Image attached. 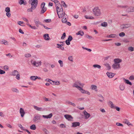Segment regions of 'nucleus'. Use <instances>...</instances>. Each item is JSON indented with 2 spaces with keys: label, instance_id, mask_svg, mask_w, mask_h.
<instances>
[{
  "label": "nucleus",
  "instance_id": "423d86ee",
  "mask_svg": "<svg viewBox=\"0 0 134 134\" xmlns=\"http://www.w3.org/2000/svg\"><path fill=\"white\" fill-rule=\"evenodd\" d=\"M109 103V105H110V106L111 108L116 109V110L118 111H120V108L116 106L115 105L113 104L112 102L110 101Z\"/></svg>",
  "mask_w": 134,
  "mask_h": 134
},
{
  "label": "nucleus",
  "instance_id": "c756f323",
  "mask_svg": "<svg viewBox=\"0 0 134 134\" xmlns=\"http://www.w3.org/2000/svg\"><path fill=\"white\" fill-rule=\"evenodd\" d=\"M42 9L41 11L40 14H42L44 13L46 10L47 8H41Z\"/></svg>",
  "mask_w": 134,
  "mask_h": 134
},
{
  "label": "nucleus",
  "instance_id": "6e6552de",
  "mask_svg": "<svg viewBox=\"0 0 134 134\" xmlns=\"http://www.w3.org/2000/svg\"><path fill=\"white\" fill-rule=\"evenodd\" d=\"M62 21L63 23H66V21H67V18L68 16L65 13L63 14V15H62Z\"/></svg>",
  "mask_w": 134,
  "mask_h": 134
},
{
  "label": "nucleus",
  "instance_id": "6e6d98bb",
  "mask_svg": "<svg viewBox=\"0 0 134 134\" xmlns=\"http://www.w3.org/2000/svg\"><path fill=\"white\" fill-rule=\"evenodd\" d=\"M5 73V72L1 69H0V74H4Z\"/></svg>",
  "mask_w": 134,
  "mask_h": 134
},
{
  "label": "nucleus",
  "instance_id": "9d476101",
  "mask_svg": "<svg viewBox=\"0 0 134 134\" xmlns=\"http://www.w3.org/2000/svg\"><path fill=\"white\" fill-rule=\"evenodd\" d=\"M64 117L68 121H71L73 118L71 115L68 114H65L64 115Z\"/></svg>",
  "mask_w": 134,
  "mask_h": 134
},
{
  "label": "nucleus",
  "instance_id": "a878e982",
  "mask_svg": "<svg viewBox=\"0 0 134 134\" xmlns=\"http://www.w3.org/2000/svg\"><path fill=\"white\" fill-rule=\"evenodd\" d=\"M117 7L119 8H120L123 9H127V8L128 7V6L127 5H118L117 6Z\"/></svg>",
  "mask_w": 134,
  "mask_h": 134
},
{
  "label": "nucleus",
  "instance_id": "4be33fe9",
  "mask_svg": "<svg viewBox=\"0 0 134 134\" xmlns=\"http://www.w3.org/2000/svg\"><path fill=\"white\" fill-rule=\"evenodd\" d=\"M34 21L35 25L37 27H39V24L41 25V22H40L38 20H34Z\"/></svg>",
  "mask_w": 134,
  "mask_h": 134
},
{
  "label": "nucleus",
  "instance_id": "69168bd1",
  "mask_svg": "<svg viewBox=\"0 0 134 134\" xmlns=\"http://www.w3.org/2000/svg\"><path fill=\"white\" fill-rule=\"evenodd\" d=\"M84 92L85 93H84L87 94H88L89 95H90V93L87 91H86V90H85Z\"/></svg>",
  "mask_w": 134,
  "mask_h": 134
},
{
  "label": "nucleus",
  "instance_id": "8fccbe9b",
  "mask_svg": "<svg viewBox=\"0 0 134 134\" xmlns=\"http://www.w3.org/2000/svg\"><path fill=\"white\" fill-rule=\"evenodd\" d=\"M9 69L7 65H5L4 66V69L6 71L8 70Z\"/></svg>",
  "mask_w": 134,
  "mask_h": 134
},
{
  "label": "nucleus",
  "instance_id": "6ab92c4d",
  "mask_svg": "<svg viewBox=\"0 0 134 134\" xmlns=\"http://www.w3.org/2000/svg\"><path fill=\"white\" fill-rule=\"evenodd\" d=\"M123 80L124 81V82L125 83L129 85H132V83L131 82H130L129 80H127L124 78H123Z\"/></svg>",
  "mask_w": 134,
  "mask_h": 134
},
{
  "label": "nucleus",
  "instance_id": "0e129e2a",
  "mask_svg": "<svg viewBox=\"0 0 134 134\" xmlns=\"http://www.w3.org/2000/svg\"><path fill=\"white\" fill-rule=\"evenodd\" d=\"M22 19L24 21L27 22V23H29V20L26 18H25L24 17H23V18Z\"/></svg>",
  "mask_w": 134,
  "mask_h": 134
},
{
  "label": "nucleus",
  "instance_id": "bf43d9fd",
  "mask_svg": "<svg viewBox=\"0 0 134 134\" xmlns=\"http://www.w3.org/2000/svg\"><path fill=\"white\" fill-rule=\"evenodd\" d=\"M70 41L68 40H66V41H65V43L66 44L68 45H70Z\"/></svg>",
  "mask_w": 134,
  "mask_h": 134
},
{
  "label": "nucleus",
  "instance_id": "bb28decb",
  "mask_svg": "<svg viewBox=\"0 0 134 134\" xmlns=\"http://www.w3.org/2000/svg\"><path fill=\"white\" fill-rule=\"evenodd\" d=\"M30 79L32 81H35L37 79L36 76H32L30 77Z\"/></svg>",
  "mask_w": 134,
  "mask_h": 134
},
{
  "label": "nucleus",
  "instance_id": "f257e3e1",
  "mask_svg": "<svg viewBox=\"0 0 134 134\" xmlns=\"http://www.w3.org/2000/svg\"><path fill=\"white\" fill-rule=\"evenodd\" d=\"M38 0H29V4H31V7L27 9L28 12H32L35 10L37 6Z\"/></svg>",
  "mask_w": 134,
  "mask_h": 134
},
{
  "label": "nucleus",
  "instance_id": "c03bdc74",
  "mask_svg": "<svg viewBox=\"0 0 134 134\" xmlns=\"http://www.w3.org/2000/svg\"><path fill=\"white\" fill-rule=\"evenodd\" d=\"M87 38L89 39H92L93 38V37L90 36H89L88 35H86L85 36Z\"/></svg>",
  "mask_w": 134,
  "mask_h": 134
},
{
  "label": "nucleus",
  "instance_id": "393cba45",
  "mask_svg": "<svg viewBox=\"0 0 134 134\" xmlns=\"http://www.w3.org/2000/svg\"><path fill=\"white\" fill-rule=\"evenodd\" d=\"M123 122L126 124H127L129 126L132 125L129 121V120L126 119H125L123 121Z\"/></svg>",
  "mask_w": 134,
  "mask_h": 134
},
{
  "label": "nucleus",
  "instance_id": "5fc2aeb1",
  "mask_svg": "<svg viewBox=\"0 0 134 134\" xmlns=\"http://www.w3.org/2000/svg\"><path fill=\"white\" fill-rule=\"evenodd\" d=\"M68 59L71 62L73 61V59L72 58V57L71 56H70L68 57Z\"/></svg>",
  "mask_w": 134,
  "mask_h": 134
},
{
  "label": "nucleus",
  "instance_id": "473e14b6",
  "mask_svg": "<svg viewBox=\"0 0 134 134\" xmlns=\"http://www.w3.org/2000/svg\"><path fill=\"white\" fill-rule=\"evenodd\" d=\"M18 73V72L17 70H14L12 72V75L13 76H16Z\"/></svg>",
  "mask_w": 134,
  "mask_h": 134
},
{
  "label": "nucleus",
  "instance_id": "aec40b11",
  "mask_svg": "<svg viewBox=\"0 0 134 134\" xmlns=\"http://www.w3.org/2000/svg\"><path fill=\"white\" fill-rule=\"evenodd\" d=\"M53 116L52 113H50L49 115H43L42 117L44 118L48 119L51 118Z\"/></svg>",
  "mask_w": 134,
  "mask_h": 134
},
{
  "label": "nucleus",
  "instance_id": "e433bc0d",
  "mask_svg": "<svg viewBox=\"0 0 134 134\" xmlns=\"http://www.w3.org/2000/svg\"><path fill=\"white\" fill-rule=\"evenodd\" d=\"M101 26L103 27H106L108 26L107 23L105 22H104L101 23Z\"/></svg>",
  "mask_w": 134,
  "mask_h": 134
},
{
  "label": "nucleus",
  "instance_id": "4d7b16f0",
  "mask_svg": "<svg viewBox=\"0 0 134 134\" xmlns=\"http://www.w3.org/2000/svg\"><path fill=\"white\" fill-rule=\"evenodd\" d=\"M116 125L118 126H121L122 127L123 126V125L122 124L119 122L116 123Z\"/></svg>",
  "mask_w": 134,
  "mask_h": 134
},
{
  "label": "nucleus",
  "instance_id": "4c0bfd02",
  "mask_svg": "<svg viewBox=\"0 0 134 134\" xmlns=\"http://www.w3.org/2000/svg\"><path fill=\"white\" fill-rule=\"evenodd\" d=\"M104 65H105V66H106L107 68V69L108 70H110V66L109 64L108 63H106V64H104Z\"/></svg>",
  "mask_w": 134,
  "mask_h": 134
},
{
  "label": "nucleus",
  "instance_id": "a19ab883",
  "mask_svg": "<svg viewBox=\"0 0 134 134\" xmlns=\"http://www.w3.org/2000/svg\"><path fill=\"white\" fill-rule=\"evenodd\" d=\"M58 63L60 64V66L61 67H63V62L61 60H59L58 61Z\"/></svg>",
  "mask_w": 134,
  "mask_h": 134
},
{
  "label": "nucleus",
  "instance_id": "de8ad7c7",
  "mask_svg": "<svg viewBox=\"0 0 134 134\" xmlns=\"http://www.w3.org/2000/svg\"><path fill=\"white\" fill-rule=\"evenodd\" d=\"M110 36L111 38H115L117 36V35L115 34H111Z\"/></svg>",
  "mask_w": 134,
  "mask_h": 134
},
{
  "label": "nucleus",
  "instance_id": "c9c22d12",
  "mask_svg": "<svg viewBox=\"0 0 134 134\" xmlns=\"http://www.w3.org/2000/svg\"><path fill=\"white\" fill-rule=\"evenodd\" d=\"M66 103L68 104H71V105H72L74 107H75L76 106V105L75 103H74L71 102L69 101H66Z\"/></svg>",
  "mask_w": 134,
  "mask_h": 134
},
{
  "label": "nucleus",
  "instance_id": "774afa93",
  "mask_svg": "<svg viewBox=\"0 0 134 134\" xmlns=\"http://www.w3.org/2000/svg\"><path fill=\"white\" fill-rule=\"evenodd\" d=\"M19 32L20 33L22 34H24V32L23 31V30L20 29H19Z\"/></svg>",
  "mask_w": 134,
  "mask_h": 134
},
{
  "label": "nucleus",
  "instance_id": "09e8293b",
  "mask_svg": "<svg viewBox=\"0 0 134 134\" xmlns=\"http://www.w3.org/2000/svg\"><path fill=\"white\" fill-rule=\"evenodd\" d=\"M125 33L124 32H121L119 34V36L120 37H123L125 35Z\"/></svg>",
  "mask_w": 134,
  "mask_h": 134
},
{
  "label": "nucleus",
  "instance_id": "72a5a7b5",
  "mask_svg": "<svg viewBox=\"0 0 134 134\" xmlns=\"http://www.w3.org/2000/svg\"><path fill=\"white\" fill-rule=\"evenodd\" d=\"M84 34V32L83 31H79L78 32L76 33V35H80L81 36H82Z\"/></svg>",
  "mask_w": 134,
  "mask_h": 134
},
{
  "label": "nucleus",
  "instance_id": "79ce46f5",
  "mask_svg": "<svg viewBox=\"0 0 134 134\" xmlns=\"http://www.w3.org/2000/svg\"><path fill=\"white\" fill-rule=\"evenodd\" d=\"M128 49L129 51L132 52L134 51V48L132 47H129L128 48Z\"/></svg>",
  "mask_w": 134,
  "mask_h": 134
},
{
  "label": "nucleus",
  "instance_id": "680f3d73",
  "mask_svg": "<svg viewBox=\"0 0 134 134\" xmlns=\"http://www.w3.org/2000/svg\"><path fill=\"white\" fill-rule=\"evenodd\" d=\"M18 126L20 127V128L21 129V130H24V128L22 126V125L21 124H19L18 125Z\"/></svg>",
  "mask_w": 134,
  "mask_h": 134
},
{
  "label": "nucleus",
  "instance_id": "f03ea898",
  "mask_svg": "<svg viewBox=\"0 0 134 134\" xmlns=\"http://www.w3.org/2000/svg\"><path fill=\"white\" fill-rule=\"evenodd\" d=\"M55 5L58 17L60 18H62V16L63 13L62 6L59 2Z\"/></svg>",
  "mask_w": 134,
  "mask_h": 134
},
{
  "label": "nucleus",
  "instance_id": "603ef678",
  "mask_svg": "<svg viewBox=\"0 0 134 134\" xmlns=\"http://www.w3.org/2000/svg\"><path fill=\"white\" fill-rule=\"evenodd\" d=\"M45 5V3L44 2L42 3L41 4V8H44Z\"/></svg>",
  "mask_w": 134,
  "mask_h": 134
},
{
  "label": "nucleus",
  "instance_id": "ea45409f",
  "mask_svg": "<svg viewBox=\"0 0 134 134\" xmlns=\"http://www.w3.org/2000/svg\"><path fill=\"white\" fill-rule=\"evenodd\" d=\"M78 89L82 93H85L84 92H85V90L83 89L82 87H80Z\"/></svg>",
  "mask_w": 134,
  "mask_h": 134
},
{
  "label": "nucleus",
  "instance_id": "49530a36",
  "mask_svg": "<svg viewBox=\"0 0 134 134\" xmlns=\"http://www.w3.org/2000/svg\"><path fill=\"white\" fill-rule=\"evenodd\" d=\"M5 11L7 12H10V9L9 7H7L5 8Z\"/></svg>",
  "mask_w": 134,
  "mask_h": 134
},
{
  "label": "nucleus",
  "instance_id": "f704fd0d",
  "mask_svg": "<svg viewBox=\"0 0 134 134\" xmlns=\"http://www.w3.org/2000/svg\"><path fill=\"white\" fill-rule=\"evenodd\" d=\"M93 66L94 68H97L99 69L101 68V66L100 65L97 64L93 65Z\"/></svg>",
  "mask_w": 134,
  "mask_h": 134
},
{
  "label": "nucleus",
  "instance_id": "2eb2a0df",
  "mask_svg": "<svg viewBox=\"0 0 134 134\" xmlns=\"http://www.w3.org/2000/svg\"><path fill=\"white\" fill-rule=\"evenodd\" d=\"M106 74L107 75L108 77L110 78H112L115 75V74L114 73L108 72H107Z\"/></svg>",
  "mask_w": 134,
  "mask_h": 134
},
{
  "label": "nucleus",
  "instance_id": "dca6fc26",
  "mask_svg": "<svg viewBox=\"0 0 134 134\" xmlns=\"http://www.w3.org/2000/svg\"><path fill=\"white\" fill-rule=\"evenodd\" d=\"M20 114L21 116V117H23L25 114V113L24 111V109L22 108H20Z\"/></svg>",
  "mask_w": 134,
  "mask_h": 134
},
{
  "label": "nucleus",
  "instance_id": "b1692460",
  "mask_svg": "<svg viewBox=\"0 0 134 134\" xmlns=\"http://www.w3.org/2000/svg\"><path fill=\"white\" fill-rule=\"evenodd\" d=\"M43 37L44 39L46 40H49V37L48 34H45L44 35Z\"/></svg>",
  "mask_w": 134,
  "mask_h": 134
},
{
  "label": "nucleus",
  "instance_id": "37998d69",
  "mask_svg": "<svg viewBox=\"0 0 134 134\" xmlns=\"http://www.w3.org/2000/svg\"><path fill=\"white\" fill-rule=\"evenodd\" d=\"M25 56L26 58H29L30 57L31 55V54L29 53H26L25 54Z\"/></svg>",
  "mask_w": 134,
  "mask_h": 134
},
{
  "label": "nucleus",
  "instance_id": "f8f14e48",
  "mask_svg": "<svg viewBox=\"0 0 134 134\" xmlns=\"http://www.w3.org/2000/svg\"><path fill=\"white\" fill-rule=\"evenodd\" d=\"M83 113L84 114V116L85 117V119H88L91 116L90 114L89 113H88L85 110L83 111Z\"/></svg>",
  "mask_w": 134,
  "mask_h": 134
},
{
  "label": "nucleus",
  "instance_id": "39448f33",
  "mask_svg": "<svg viewBox=\"0 0 134 134\" xmlns=\"http://www.w3.org/2000/svg\"><path fill=\"white\" fill-rule=\"evenodd\" d=\"M41 116L39 115H35L33 119L34 122L35 123H38L39 121L41 120Z\"/></svg>",
  "mask_w": 134,
  "mask_h": 134
},
{
  "label": "nucleus",
  "instance_id": "ddd939ff",
  "mask_svg": "<svg viewBox=\"0 0 134 134\" xmlns=\"http://www.w3.org/2000/svg\"><path fill=\"white\" fill-rule=\"evenodd\" d=\"M126 11L128 13L131 12H134V7H130L127 8Z\"/></svg>",
  "mask_w": 134,
  "mask_h": 134
},
{
  "label": "nucleus",
  "instance_id": "0eeeda50",
  "mask_svg": "<svg viewBox=\"0 0 134 134\" xmlns=\"http://www.w3.org/2000/svg\"><path fill=\"white\" fill-rule=\"evenodd\" d=\"M31 63L32 65L36 67H38L39 66L41 65V61L36 62V61H34L33 60H31Z\"/></svg>",
  "mask_w": 134,
  "mask_h": 134
},
{
  "label": "nucleus",
  "instance_id": "c85d7f7f",
  "mask_svg": "<svg viewBox=\"0 0 134 134\" xmlns=\"http://www.w3.org/2000/svg\"><path fill=\"white\" fill-rule=\"evenodd\" d=\"M1 42L2 43V44H3L5 45H8V42H7L6 40H2Z\"/></svg>",
  "mask_w": 134,
  "mask_h": 134
},
{
  "label": "nucleus",
  "instance_id": "3c124183",
  "mask_svg": "<svg viewBox=\"0 0 134 134\" xmlns=\"http://www.w3.org/2000/svg\"><path fill=\"white\" fill-rule=\"evenodd\" d=\"M73 38L71 36H69L68 40L71 41L72 40Z\"/></svg>",
  "mask_w": 134,
  "mask_h": 134
},
{
  "label": "nucleus",
  "instance_id": "cd10ccee",
  "mask_svg": "<svg viewBox=\"0 0 134 134\" xmlns=\"http://www.w3.org/2000/svg\"><path fill=\"white\" fill-rule=\"evenodd\" d=\"M12 91L13 92H16V93H19V91L16 88H12Z\"/></svg>",
  "mask_w": 134,
  "mask_h": 134
},
{
  "label": "nucleus",
  "instance_id": "2f4dec72",
  "mask_svg": "<svg viewBox=\"0 0 134 134\" xmlns=\"http://www.w3.org/2000/svg\"><path fill=\"white\" fill-rule=\"evenodd\" d=\"M30 129L32 130H35L36 129V127L35 125L33 124L31 125L30 127Z\"/></svg>",
  "mask_w": 134,
  "mask_h": 134
},
{
  "label": "nucleus",
  "instance_id": "e2e57ef3",
  "mask_svg": "<svg viewBox=\"0 0 134 134\" xmlns=\"http://www.w3.org/2000/svg\"><path fill=\"white\" fill-rule=\"evenodd\" d=\"M16 78L17 80H19L20 79V75L19 74H18L16 75Z\"/></svg>",
  "mask_w": 134,
  "mask_h": 134
},
{
  "label": "nucleus",
  "instance_id": "9b49d317",
  "mask_svg": "<svg viewBox=\"0 0 134 134\" xmlns=\"http://www.w3.org/2000/svg\"><path fill=\"white\" fill-rule=\"evenodd\" d=\"M112 67L114 69H119L120 68V64L114 63V64L113 65Z\"/></svg>",
  "mask_w": 134,
  "mask_h": 134
},
{
  "label": "nucleus",
  "instance_id": "f3484780",
  "mask_svg": "<svg viewBox=\"0 0 134 134\" xmlns=\"http://www.w3.org/2000/svg\"><path fill=\"white\" fill-rule=\"evenodd\" d=\"M34 108L36 110H37L38 111H43L44 109L41 108V107H38L36 106H34Z\"/></svg>",
  "mask_w": 134,
  "mask_h": 134
},
{
  "label": "nucleus",
  "instance_id": "1a4fd4ad",
  "mask_svg": "<svg viewBox=\"0 0 134 134\" xmlns=\"http://www.w3.org/2000/svg\"><path fill=\"white\" fill-rule=\"evenodd\" d=\"M131 25L130 24H123L121 25V29L127 28L131 26Z\"/></svg>",
  "mask_w": 134,
  "mask_h": 134
},
{
  "label": "nucleus",
  "instance_id": "864d4df0",
  "mask_svg": "<svg viewBox=\"0 0 134 134\" xmlns=\"http://www.w3.org/2000/svg\"><path fill=\"white\" fill-rule=\"evenodd\" d=\"M66 36V34L64 32L63 33L62 37L61 39H64Z\"/></svg>",
  "mask_w": 134,
  "mask_h": 134
},
{
  "label": "nucleus",
  "instance_id": "20e7f679",
  "mask_svg": "<svg viewBox=\"0 0 134 134\" xmlns=\"http://www.w3.org/2000/svg\"><path fill=\"white\" fill-rule=\"evenodd\" d=\"M84 85V83H81L80 81H77L74 83L72 86L78 89L80 87V86L83 87Z\"/></svg>",
  "mask_w": 134,
  "mask_h": 134
},
{
  "label": "nucleus",
  "instance_id": "a211bd4d",
  "mask_svg": "<svg viewBox=\"0 0 134 134\" xmlns=\"http://www.w3.org/2000/svg\"><path fill=\"white\" fill-rule=\"evenodd\" d=\"M122 60L119 58H116L114 60V63L120 64L119 63L122 62Z\"/></svg>",
  "mask_w": 134,
  "mask_h": 134
},
{
  "label": "nucleus",
  "instance_id": "338daca9",
  "mask_svg": "<svg viewBox=\"0 0 134 134\" xmlns=\"http://www.w3.org/2000/svg\"><path fill=\"white\" fill-rule=\"evenodd\" d=\"M45 21L46 23H49L51 21V19H47L45 20Z\"/></svg>",
  "mask_w": 134,
  "mask_h": 134
},
{
  "label": "nucleus",
  "instance_id": "13d9d810",
  "mask_svg": "<svg viewBox=\"0 0 134 134\" xmlns=\"http://www.w3.org/2000/svg\"><path fill=\"white\" fill-rule=\"evenodd\" d=\"M6 15L8 18H9L11 16V14L10 13V12H7L6 13Z\"/></svg>",
  "mask_w": 134,
  "mask_h": 134
},
{
  "label": "nucleus",
  "instance_id": "7ed1b4c3",
  "mask_svg": "<svg viewBox=\"0 0 134 134\" xmlns=\"http://www.w3.org/2000/svg\"><path fill=\"white\" fill-rule=\"evenodd\" d=\"M92 11L94 15L96 16H100L102 15L101 10L98 7H95L93 9Z\"/></svg>",
  "mask_w": 134,
  "mask_h": 134
},
{
  "label": "nucleus",
  "instance_id": "5701e85b",
  "mask_svg": "<svg viewBox=\"0 0 134 134\" xmlns=\"http://www.w3.org/2000/svg\"><path fill=\"white\" fill-rule=\"evenodd\" d=\"M91 89L94 90L96 92L97 91V87L96 85H91Z\"/></svg>",
  "mask_w": 134,
  "mask_h": 134
},
{
  "label": "nucleus",
  "instance_id": "7c9ffc66",
  "mask_svg": "<svg viewBox=\"0 0 134 134\" xmlns=\"http://www.w3.org/2000/svg\"><path fill=\"white\" fill-rule=\"evenodd\" d=\"M120 88L122 91H123L124 90L125 86L123 84H121L120 85Z\"/></svg>",
  "mask_w": 134,
  "mask_h": 134
},
{
  "label": "nucleus",
  "instance_id": "4468645a",
  "mask_svg": "<svg viewBox=\"0 0 134 134\" xmlns=\"http://www.w3.org/2000/svg\"><path fill=\"white\" fill-rule=\"evenodd\" d=\"M80 123L79 122H74L72 123V127L75 128L77 126H79L80 125Z\"/></svg>",
  "mask_w": 134,
  "mask_h": 134
},
{
  "label": "nucleus",
  "instance_id": "052dcab7",
  "mask_svg": "<svg viewBox=\"0 0 134 134\" xmlns=\"http://www.w3.org/2000/svg\"><path fill=\"white\" fill-rule=\"evenodd\" d=\"M51 1L54 2L55 4H56L57 3H59L58 1V0H50Z\"/></svg>",
  "mask_w": 134,
  "mask_h": 134
},
{
  "label": "nucleus",
  "instance_id": "a18cd8bd",
  "mask_svg": "<svg viewBox=\"0 0 134 134\" xmlns=\"http://www.w3.org/2000/svg\"><path fill=\"white\" fill-rule=\"evenodd\" d=\"M129 79L130 80H134V75H132L130 76L129 77Z\"/></svg>",
  "mask_w": 134,
  "mask_h": 134
},
{
  "label": "nucleus",
  "instance_id": "412c9836",
  "mask_svg": "<svg viewBox=\"0 0 134 134\" xmlns=\"http://www.w3.org/2000/svg\"><path fill=\"white\" fill-rule=\"evenodd\" d=\"M57 45L58 46L57 47V48L60 49L62 51H64V48L62 47L63 45V44H57Z\"/></svg>",
  "mask_w": 134,
  "mask_h": 134
},
{
  "label": "nucleus",
  "instance_id": "58836bf2",
  "mask_svg": "<svg viewBox=\"0 0 134 134\" xmlns=\"http://www.w3.org/2000/svg\"><path fill=\"white\" fill-rule=\"evenodd\" d=\"M52 81L53 83L54 84V83H55V84L56 85H59L60 84L59 81Z\"/></svg>",
  "mask_w": 134,
  "mask_h": 134
}]
</instances>
